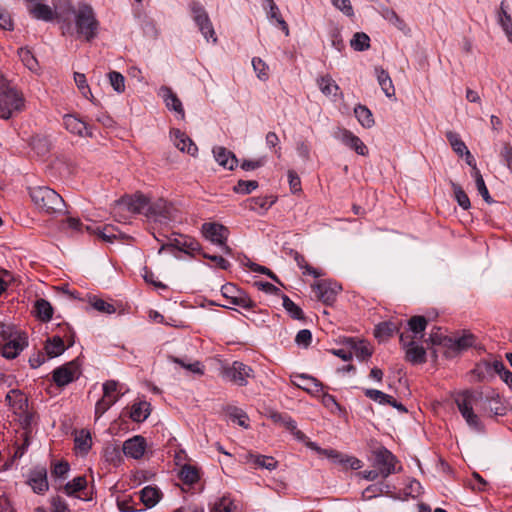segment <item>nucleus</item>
Returning <instances> with one entry per match:
<instances>
[{
    "label": "nucleus",
    "instance_id": "obj_1",
    "mask_svg": "<svg viewBox=\"0 0 512 512\" xmlns=\"http://www.w3.org/2000/svg\"><path fill=\"white\" fill-rule=\"evenodd\" d=\"M57 23L65 37L91 42L101 30V23L93 6L85 1L72 4L70 0H57Z\"/></svg>",
    "mask_w": 512,
    "mask_h": 512
},
{
    "label": "nucleus",
    "instance_id": "obj_2",
    "mask_svg": "<svg viewBox=\"0 0 512 512\" xmlns=\"http://www.w3.org/2000/svg\"><path fill=\"white\" fill-rule=\"evenodd\" d=\"M455 403L469 428L477 433L484 431V425L479 416L474 412V407L479 401L477 393L466 390L456 394Z\"/></svg>",
    "mask_w": 512,
    "mask_h": 512
},
{
    "label": "nucleus",
    "instance_id": "obj_3",
    "mask_svg": "<svg viewBox=\"0 0 512 512\" xmlns=\"http://www.w3.org/2000/svg\"><path fill=\"white\" fill-rule=\"evenodd\" d=\"M29 195L34 205L41 212L53 214L63 210L64 201L62 197L47 186L29 188Z\"/></svg>",
    "mask_w": 512,
    "mask_h": 512
},
{
    "label": "nucleus",
    "instance_id": "obj_4",
    "mask_svg": "<svg viewBox=\"0 0 512 512\" xmlns=\"http://www.w3.org/2000/svg\"><path fill=\"white\" fill-rule=\"evenodd\" d=\"M147 202L148 199L141 193L126 195L115 202L113 207L114 217L120 222H125L128 218L125 213L131 215L143 214L145 216Z\"/></svg>",
    "mask_w": 512,
    "mask_h": 512
},
{
    "label": "nucleus",
    "instance_id": "obj_5",
    "mask_svg": "<svg viewBox=\"0 0 512 512\" xmlns=\"http://www.w3.org/2000/svg\"><path fill=\"white\" fill-rule=\"evenodd\" d=\"M25 108L23 94L14 87H0V118L9 119Z\"/></svg>",
    "mask_w": 512,
    "mask_h": 512
},
{
    "label": "nucleus",
    "instance_id": "obj_6",
    "mask_svg": "<svg viewBox=\"0 0 512 512\" xmlns=\"http://www.w3.org/2000/svg\"><path fill=\"white\" fill-rule=\"evenodd\" d=\"M306 447L317 452L319 455L330 459L333 463L338 464L345 469L350 468L358 470L362 467V462L358 458L342 454L334 449H322L313 441L307 442Z\"/></svg>",
    "mask_w": 512,
    "mask_h": 512
},
{
    "label": "nucleus",
    "instance_id": "obj_7",
    "mask_svg": "<svg viewBox=\"0 0 512 512\" xmlns=\"http://www.w3.org/2000/svg\"><path fill=\"white\" fill-rule=\"evenodd\" d=\"M201 232L206 240L221 247L225 253L230 252V249L226 244L229 230L224 225L216 222H206L202 225Z\"/></svg>",
    "mask_w": 512,
    "mask_h": 512
},
{
    "label": "nucleus",
    "instance_id": "obj_8",
    "mask_svg": "<svg viewBox=\"0 0 512 512\" xmlns=\"http://www.w3.org/2000/svg\"><path fill=\"white\" fill-rule=\"evenodd\" d=\"M190 9L193 15V20L198 26L203 37L207 41L211 40L212 43H217L218 39L215 30L204 7L200 3L193 2Z\"/></svg>",
    "mask_w": 512,
    "mask_h": 512
},
{
    "label": "nucleus",
    "instance_id": "obj_9",
    "mask_svg": "<svg viewBox=\"0 0 512 512\" xmlns=\"http://www.w3.org/2000/svg\"><path fill=\"white\" fill-rule=\"evenodd\" d=\"M173 207L164 199H158L153 203L147 202L145 217L149 221L166 223L173 218Z\"/></svg>",
    "mask_w": 512,
    "mask_h": 512
},
{
    "label": "nucleus",
    "instance_id": "obj_10",
    "mask_svg": "<svg viewBox=\"0 0 512 512\" xmlns=\"http://www.w3.org/2000/svg\"><path fill=\"white\" fill-rule=\"evenodd\" d=\"M29 13L37 20L51 22L57 20L58 4L55 0V9L49 6L45 0H24Z\"/></svg>",
    "mask_w": 512,
    "mask_h": 512
},
{
    "label": "nucleus",
    "instance_id": "obj_11",
    "mask_svg": "<svg viewBox=\"0 0 512 512\" xmlns=\"http://www.w3.org/2000/svg\"><path fill=\"white\" fill-rule=\"evenodd\" d=\"M222 296L227 300V303L222 304L223 307H230V305L239 306L244 309L252 308L253 301L234 284L227 283L221 288Z\"/></svg>",
    "mask_w": 512,
    "mask_h": 512
},
{
    "label": "nucleus",
    "instance_id": "obj_12",
    "mask_svg": "<svg viewBox=\"0 0 512 512\" xmlns=\"http://www.w3.org/2000/svg\"><path fill=\"white\" fill-rule=\"evenodd\" d=\"M224 377L238 386H246L248 379L254 377V371L250 366L235 361L230 367L225 368Z\"/></svg>",
    "mask_w": 512,
    "mask_h": 512
},
{
    "label": "nucleus",
    "instance_id": "obj_13",
    "mask_svg": "<svg viewBox=\"0 0 512 512\" xmlns=\"http://www.w3.org/2000/svg\"><path fill=\"white\" fill-rule=\"evenodd\" d=\"M400 342L405 350L407 361L412 364H421L426 361V351L423 346L419 345L416 340L411 339L410 335L401 333Z\"/></svg>",
    "mask_w": 512,
    "mask_h": 512
},
{
    "label": "nucleus",
    "instance_id": "obj_14",
    "mask_svg": "<svg viewBox=\"0 0 512 512\" xmlns=\"http://www.w3.org/2000/svg\"><path fill=\"white\" fill-rule=\"evenodd\" d=\"M334 138L340 141L343 145L348 147L349 149L355 151L358 155L366 156L368 155V148L364 144V142L353 132L346 128H339L334 133Z\"/></svg>",
    "mask_w": 512,
    "mask_h": 512
},
{
    "label": "nucleus",
    "instance_id": "obj_15",
    "mask_svg": "<svg viewBox=\"0 0 512 512\" xmlns=\"http://www.w3.org/2000/svg\"><path fill=\"white\" fill-rule=\"evenodd\" d=\"M312 289L318 300L325 304H331L335 301L336 296L341 291V286L332 281H319L312 285Z\"/></svg>",
    "mask_w": 512,
    "mask_h": 512
},
{
    "label": "nucleus",
    "instance_id": "obj_16",
    "mask_svg": "<svg viewBox=\"0 0 512 512\" xmlns=\"http://www.w3.org/2000/svg\"><path fill=\"white\" fill-rule=\"evenodd\" d=\"M79 366L76 361L68 362L53 371V381L57 386H65L77 379Z\"/></svg>",
    "mask_w": 512,
    "mask_h": 512
},
{
    "label": "nucleus",
    "instance_id": "obj_17",
    "mask_svg": "<svg viewBox=\"0 0 512 512\" xmlns=\"http://www.w3.org/2000/svg\"><path fill=\"white\" fill-rule=\"evenodd\" d=\"M28 346V337L26 333L18 332L2 346V356L7 359L16 358L25 347Z\"/></svg>",
    "mask_w": 512,
    "mask_h": 512
},
{
    "label": "nucleus",
    "instance_id": "obj_18",
    "mask_svg": "<svg viewBox=\"0 0 512 512\" xmlns=\"http://www.w3.org/2000/svg\"><path fill=\"white\" fill-rule=\"evenodd\" d=\"M147 449L146 439L141 435H135L123 442L122 450L126 457L135 460L141 459Z\"/></svg>",
    "mask_w": 512,
    "mask_h": 512
},
{
    "label": "nucleus",
    "instance_id": "obj_19",
    "mask_svg": "<svg viewBox=\"0 0 512 512\" xmlns=\"http://www.w3.org/2000/svg\"><path fill=\"white\" fill-rule=\"evenodd\" d=\"M240 461L244 464H249L253 468H263L267 470H275L277 468V461L271 456L254 454L251 452L240 455Z\"/></svg>",
    "mask_w": 512,
    "mask_h": 512
},
{
    "label": "nucleus",
    "instance_id": "obj_20",
    "mask_svg": "<svg viewBox=\"0 0 512 512\" xmlns=\"http://www.w3.org/2000/svg\"><path fill=\"white\" fill-rule=\"evenodd\" d=\"M27 483L35 493L44 494L49 488L46 468L38 466L31 470Z\"/></svg>",
    "mask_w": 512,
    "mask_h": 512
},
{
    "label": "nucleus",
    "instance_id": "obj_21",
    "mask_svg": "<svg viewBox=\"0 0 512 512\" xmlns=\"http://www.w3.org/2000/svg\"><path fill=\"white\" fill-rule=\"evenodd\" d=\"M395 463V457L386 449L379 450L375 455V466L383 478L396 471Z\"/></svg>",
    "mask_w": 512,
    "mask_h": 512
},
{
    "label": "nucleus",
    "instance_id": "obj_22",
    "mask_svg": "<svg viewBox=\"0 0 512 512\" xmlns=\"http://www.w3.org/2000/svg\"><path fill=\"white\" fill-rule=\"evenodd\" d=\"M170 138L174 146L181 152H186L191 156L196 155L198 148L185 132L179 129H172L170 131Z\"/></svg>",
    "mask_w": 512,
    "mask_h": 512
},
{
    "label": "nucleus",
    "instance_id": "obj_23",
    "mask_svg": "<svg viewBox=\"0 0 512 512\" xmlns=\"http://www.w3.org/2000/svg\"><path fill=\"white\" fill-rule=\"evenodd\" d=\"M158 95L163 99L165 106L180 115L181 119H184L185 112L182 102L178 96L167 86H162L158 90Z\"/></svg>",
    "mask_w": 512,
    "mask_h": 512
},
{
    "label": "nucleus",
    "instance_id": "obj_24",
    "mask_svg": "<svg viewBox=\"0 0 512 512\" xmlns=\"http://www.w3.org/2000/svg\"><path fill=\"white\" fill-rule=\"evenodd\" d=\"M63 124L65 128L72 134L81 136V137H91L92 132L90 127L87 126V124L82 121L81 119L77 118L75 115L67 114L63 117Z\"/></svg>",
    "mask_w": 512,
    "mask_h": 512
},
{
    "label": "nucleus",
    "instance_id": "obj_25",
    "mask_svg": "<svg viewBox=\"0 0 512 512\" xmlns=\"http://www.w3.org/2000/svg\"><path fill=\"white\" fill-rule=\"evenodd\" d=\"M140 500L143 505L150 509L155 507L163 497L161 490L154 485H147L139 492Z\"/></svg>",
    "mask_w": 512,
    "mask_h": 512
},
{
    "label": "nucleus",
    "instance_id": "obj_26",
    "mask_svg": "<svg viewBox=\"0 0 512 512\" xmlns=\"http://www.w3.org/2000/svg\"><path fill=\"white\" fill-rule=\"evenodd\" d=\"M213 155L216 162L225 169L233 170L237 165V158L233 152L225 147L217 146L213 148Z\"/></svg>",
    "mask_w": 512,
    "mask_h": 512
},
{
    "label": "nucleus",
    "instance_id": "obj_27",
    "mask_svg": "<svg viewBox=\"0 0 512 512\" xmlns=\"http://www.w3.org/2000/svg\"><path fill=\"white\" fill-rule=\"evenodd\" d=\"M66 348L64 340L58 335L47 338L44 345L45 355L49 359L62 355Z\"/></svg>",
    "mask_w": 512,
    "mask_h": 512
},
{
    "label": "nucleus",
    "instance_id": "obj_28",
    "mask_svg": "<svg viewBox=\"0 0 512 512\" xmlns=\"http://www.w3.org/2000/svg\"><path fill=\"white\" fill-rule=\"evenodd\" d=\"M103 398L111 404H115L124 395L121 385L115 380H107L102 385Z\"/></svg>",
    "mask_w": 512,
    "mask_h": 512
},
{
    "label": "nucleus",
    "instance_id": "obj_29",
    "mask_svg": "<svg viewBox=\"0 0 512 512\" xmlns=\"http://www.w3.org/2000/svg\"><path fill=\"white\" fill-rule=\"evenodd\" d=\"M316 83L321 93L327 97H336L340 87L335 80L328 74L319 76Z\"/></svg>",
    "mask_w": 512,
    "mask_h": 512
},
{
    "label": "nucleus",
    "instance_id": "obj_30",
    "mask_svg": "<svg viewBox=\"0 0 512 512\" xmlns=\"http://www.w3.org/2000/svg\"><path fill=\"white\" fill-rule=\"evenodd\" d=\"M400 323L393 321H384L379 323L374 330V335L379 341H386L395 332L399 331Z\"/></svg>",
    "mask_w": 512,
    "mask_h": 512
},
{
    "label": "nucleus",
    "instance_id": "obj_31",
    "mask_svg": "<svg viewBox=\"0 0 512 512\" xmlns=\"http://www.w3.org/2000/svg\"><path fill=\"white\" fill-rule=\"evenodd\" d=\"M211 512H241V507L230 496H222L213 503Z\"/></svg>",
    "mask_w": 512,
    "mask_h": 512
},
{
    "label": "nucleus",
    "instance_id": "obj_32",
    "mask_svg": "<svg viewBox=\"0 0 512 512\" xmlns=\"http://www.w3.org/2000/svg\"><path fill=\"white\" fill-rule=\"evenodd\" d=\"M74 443L76 452L82 455H86L92 446V438L90 432L85 429L76 432Z\"/></svg>",
    "mask_w": 512,
    "mask_h": 512
},
{
    "label": "nucleus",
    "instance_id": "obj_33",
    "mask_svg": "<svg viewBox=\"0 0 512 512\" xmlns=\"http://www.w3.org/2000/svg\"><path fill=\"white\" fill-rule=\"evenodd\" d=\"M427 326V320L423 316H413L408 321L410 340L421 339Z\"/></svg>",
    "mask_w": 512,
    "mask_h": 512
},
{
    "label": "nucleus",
    "instance_id": "obj_34",
    "mask_svg": "<svg viewBox=\"0 0 512 512\" xmlns=\"http://www.w3.org/2000/svg\"><path fill=\"white\" fill-rule=\"evenodd\" d=\"M200 470L196 466L184 464L179 470V478L189 486L196 484L200 480Z\"/></svg>",
    "mask_w": 512,
    "mask_h": 512
},
{
    "label": "nucleus",
    "instance_id": "obj_35",
    "mask_svg": "<svg viewBox=\"0 0 512 512\" xmlns=\"http://www.w3.org/2000/svg\"><path fill=\"white\" fill-rule=\"evenodd\" d=\"M382 17L391 25L396 27L398 30L408 35L410 28L405 21L392 9L385 8L382 10Z\"/></svg>",
    "mask_w": 512,
    "mask_h": 512
},
{
    "label": "nucleus",
    "instance_id": "obj_36",
    "mask_svg": "<svg viewBox=\"0 0 512 512\" xmlns=\"http://www.w3.org/2000/svg\"><path fill=\"white\" fill-rule=\"evenodd\" d=\"M293 384L297 387L309 392V393H318L321 391V385L317 382V380L313 377L306 375L296 376L292 380Z\"/></svg>",
    "mask_w": 512,
    "mask_h": 512
},
{
    "label": "nucleus",
    "instance_id": "obj_37",
    "mask_svg": "<svg viewBox=\"0 0 512 512\" xmlns=\"http://www.w3.org/2000/svg\"><path fill=\"white\" fill-rule=\"evenodd\" d=\"M375 72L382 91L388 98L393 97L395 95V88L388 72L379 67L375 69Z\"/></svg>",
    "mask_w": 512,
    "mask_h": 512
},
{
    "label": "nucleus",
    "instance_id": "obj_38",
    "mask_svg": "<svg viewBox=\"0 0 512 512\" xmlns=\"http://www.w3.org/2000/svg\"><path fill=\"white\" fill-rule=\"evenodd\" d=\"M354 114L362 127L368 129L374 126L373 114L368 107L359 104L354 108Z\"/></svg>",
    "mask_w": 512,
    "mask_h": 512
},
{
    "label": "nucleus",
    "instance_id": "obj_39",
    "mask_svg": "<svg viewBox=\"0 0 512 512\" xmlns=\"http://www.w3.org/2000/svg\"><path fill=\"white\" fill-rule=\"evenodd\" d=\"M36 317L42 322H49L53 316V308L45 299H38L34 304Z\"/></svg>",
    "mask_w": 512,
    "mask_h": 512
},
{
    "label": "nucleus",
    "instance_id": "obj_40",
    "mask_svg": "<svg viewBox=\"0 0 512 512\" xmlns=\"http://www.w3.org/2000/svg\"><path fill=\"white\" fill-rule=\"evenodd\" d=\"M150 415V404L146 401H139L132 405L130 418L134 422H143Z\"/></svg>",
    "mask_w": 512,
    "mask_h": 512
},
{
    "label": "nucleus",
    "instance_id": "obj_41",
    "mask_svg": "<svg viewBox=\"0 0 512 512\" xmlns=\"http://www.w3.org/2000/svg\"><path fill=\"white\" fill-rule=\"evenodd\" d=\"M447 342L449 348H451L455 352H460L473 346L475 340L472 334H464L455 339L448 338Z\"/></svg>",
    "mask_w": 512,
    "mask_h": 512
},
{
    "label": "nucleus",
    "instance_id": "obj_42",
    "mask_svg": "<svg viewBox=\"0 0 512 512\" xmlns=\"http://www.w3.org/2000/svg\"><path fill=\"white\" fill-rule=\"evenodd\" d=\"M265 2H266L265 8L268 9V12H267L268 17L270 19H274L279 24V26L282 29V31L286 35H289L288 25L284 21V19L282 18L281 14H280V11H279V8L275 4V2L273 0H266Z\"/></svg>",
    "mask_w": 512,
    "mask_h": 512
},
{
    "label": "nucleus",
    "instance_id": "obj_43",
    "mask_svg": "<svg viewBox=\"0 0 512 512\" xmlns=\"http://www.w3.org/2000/svg\"><path fill=\"white\" fill-rule=\"evenodd\" d=\"M173 245L178 250L187 254H194L200 251V244L195 239L190 237H180L179 239H175Z\"/></svg>",
    "mask_w": 512,
    "mask_h": 512
},
{
    "label": "nucleus",
    "instance_id": "obj_44",
    "mask_svg": "<svg viewBox=\"0 0 512 512\" xmlns=\"http://www.w3.org/2000/svg\"><path fill=\"white\" fill-rule=\"evenodd\" d=\"M447 139L452 147V149L460 156L465 155L467 158H472L470 151L467 149L465 143L460 139V137L453 132L447 133Z\"/></svg>",
    "mask_w": 512,
    "mask_h": 512
},
{
    "label": "nucleus",
    "instance_id": "obj_45",
    "mask_svg": "<svg viewBox=\"0 0 512 512\" xmlns=\"http://www.w3.org/2000/svg\"><path fill=\"white\" fill-rule=\"evenodd\" d=\"M74 81H75V84H76L77 88L79 89L81 95L84 98L88 99L89 101L94 102V96L91 92V89H90L88 83H87L85 74L75 72L74 73Z\"/></svg>",
    "mask_w": 512,
    "mask_h": 512
},
{
    "label": "nucleus",
    "instance_id": "obj_46",
    "mask_svg": "<svg viewBox=\"0 0 512 512\" xmlns=\"http://www.w3.org/2000/svg\"><path fill=\"white\" fill-rule=\"evenodd\" d=\"M107 78L111 87L117 94H122L125 92V77L120 72L110 71L107 74Z\"/></svg>",
    "mask_w": 512,
    "mask_h": 512
},
{
    "label": "nucleus",
    "instance_id": "obj_47",
    "mask_svg": "<svg viewBox=\"0 0 512 512\" xmlns=\"http://www.w3.org/2000/svg\"><path fill=\"white\" fill-rule=\"evenodd\" d=\"M350 46L355 51H364L370 47V37L364 32H357L350 40Z\"/></svg>",
    "mask_w": 512,
    "mask_h": 512
},
{
    "label": "nucleus",
    "instance_id": "obj_48",
    "mask_svg": "<svg viewBox=\"0 0 512 512\" xmlns=\"http://www.w3.org/2000/svg\"><path fill=\"white\" fill-rule=\"evenodd\" d=\"M472 177L475 180V185L477 188L478 193L482 196V198L487 203H491L492 199L490 197L489 191L486 187V184L484 182V179L480 173V171L477 169V167H474V172H472Z\"/></svg>",
    "mask_w": 512,
    "mask_h": 512
},
{
    "label": "nucleus",
    "instance_id": "obj_49",
    "mask_svg": "<svg viewBox=\"0 0 512 512\" xmlns=\"http://www.w3.org/2000/svg\"><path fill=\"white\" fill-rule=\"evenodd\" d=\"M253 70L260 81H267L269 79V66L260 57L252 58Z\"/></svg>",
    "mask_w": 512,
    "mask_h": 512
},
{
    "label": "nucleus",
    "instance_id": "obj_50",
    "mask_svg": "<svg viewBox=\"0 0 512 512\" xmlns=\"http://www.w3.org/2000/svg\"><path fill=\"white\" fill-rule=\"evenodd\" d=\"M19 58L21 59L22 63L30 70V71H37L38 69V61L35 58V56L32 54V52L27 48H20L18 50Z\"/></svg>",
    "mask_w": 512,
    "mask_h": 512
},
{
    "label": "nucleus",
    "instance_id": "obj_51",
    "mask_svg": "<svg viewBox=\"0 0 512 512\" xmlns=\"http://www.w3.org/2000/svg\"><path fill=\"white\" fill-rule=\"evenodd\" d=\"M89 303L95 310L104 314H113L116 311V308L112 303L101 298L92 297L90 298Z\"/></svg>",
    "mask_w": 512,
    "mask_h": 512
},
{
    "label": "nucleus",
    "instance_id": "obj_52",
    "mask_svg": "<svg viewBox=\"0 0 512 512\" xmlns=\"http://www.w3.org/2000/svg\"><path fill=\"white\" fill-rule=\"evenodd\" d=\"M283 427H285L288 431H290V433L294 436V438L297 441L303 443L305 446H306L307 442H310L308 437L297 428L296 422L291 417H289V419L286 420L285 425H283Z\"/></svg>",
    "mask_w": 512,
    "mask_h": 512
},
{
    "label": "nucleus",
    "instance_id": "obj_53",
    "mask_svg": "<svg viewBox=\"0 0 512 512\" xmlns=\"http://www.w3.org/2000/svg\"><path fill=\"white\" fill-rule=\"evenodd\" d=\"M365 395L379 403V404H382V405H385V404H389L390 401H392V396L380 391V390H376V389H365L364 391Z\"/></svg>",
    "mask_w": 512,
    "mask_h": 512
},
{
    "label": "nucleus",
    "instance_id": "obj_54",
    "mask_svg": "<svg viewBox=\"0 0 512 512\" xmlns=\"http://www.w3.org/2000/svg\"><path fill=\"white\" fill-rule=\"evenodd\" d=\"M258 187V182L255 180H239L234 186V192L238 194H250Z\"/></svg>",
    "mask_w": 512,
    "mask_h": 512
},
{
    "label": "nucleus",
    "instance_id": "obj_55",
    "mask_svg": "<svg viewBox=\"0 0 512 512\" xmlns=\"http://www.w3.org/2000/svg\"><path fill=\"white\" fill-rule=\"evenodd\" d=\"M283 307L294 319H302L303 311L288 296H283Z\"/></svg>",
    "mask_w": 512,
    "mask_h": 512
},
{
    "label": "nucleus",
    "instance_id": "obj_56",
    "mask_svg": "<svg viewBox=\"0 0 512 512\" xmlns=\"http://www.w3.org/2000/svg\"><path fill=\"white\" fill-rule=\"evenodd\" d=\"M86 479L83 476L75 477L72 481L65 485V492L68 495H73L78 491L83 490L86 487Z\"/></svg>",
    "mask_w": 512,
    "mask_h": 512
},
{
    "label": "nucleus",
    "instance_id": "obj_57",
    "mask_svg": "<svg viewBox=\"0 0 512 512\" xmlns=\"http://www.w3.org/2000/svg\"><path fill=\"white\" fill-rule=\"evenodd\" d=\"M498 24L502 30L512 29V17L505 8V3L501 2L500 9L498 12Z\"/></svg>",
    "mask_w": 512,
    "mask_h": 512
},
{
    "label": "nucleus",
    "instance_id": "obj_58",
    "mask_svg": "<svg viewBox=\"0 0 512 512\" xmlns=\"http://www.w3.org/2000/svg\"><path fill=\"white\" fill-rule=\"evenodd\" d=\"M6 401L15 409L23 410L27 406L26 399L16 391L12 390L6 395Z\"/></svg>",
    "mask_w": 512,
    "mask_h": 512
},
{
    "label": "nucleus",
    "instance_id": "obj_59",
    "mask_svg": "<svg viewBox=\"0 0 512 512\" xmlns=\"http://www.w3.org/2000/svg\"><path fill=\"white\" fill-rule=\"evenodd\" d=\"M90 231L98 235V237L101 238L103 241L109 243H112L117 238V235L114 233V228L112 226H105L102 229L97 227L94 230L90 229Z\"/></svg>",
    "mask_w": 512,
    "mask_h": 512
},
{
    "label": "nucleus",
    "instance_id": "obj_60",
    "mask_svg": "<svg viewBox=\"0 0 512 512\" xmlns=\"http://www.w3.org/2000/svg\"><path fill=\"white\" fill-rule=\"evenodd\" d=\"M453 191L455 194V198L460 207L467 210L470 208V200L467 194L462 190V188L456 184H453Z\"/></svg>",
    "mask_w": 512,
    "mask_h": 512
},
{
    "label": "nucleus",
    "instance_id": "obj_61",
    "mask_svg": "<svg viewBox=\"0 0 512 512\" xmlns=\"http://www.w3.org/2000/svg\"><path fill=\"white\" fill-rule=\"evenodd\" d=\"M142 277L146 283L153 285L158 290H166L167 289V286L164 283L156 280L154 273L152 271L148 270L146 267L143 269Z\"/></svg>",
    "mask_w": 512,
    "mask_h": 512
},
{
    "label": "nucleus",
    "instance_id": "obj_62",
    "mask_svg": "<svg viewBox=\"0 0 512 512\" xmlns=\"http://www.w3.org/2000/svg\"><path fill=\"white\" fill-rule=\"evenodd\" d=\"M332 4L346 16H353L354 10L350 0H331Z\"/></svg>",
    "mask_w": 512,
    "mask_h": 512
},
{
    "label": "nucleus",
    "instance_id": "obj_63",
    "mask_svg": "<svg viewBox=\"0 0 512 512\" xmlns=\"http://www.w3.org/2000/svg\"><path fill=\"white\" fill-rule=\"evenodd\" d=\"M354 354L357 358L364 360L372 355V350L364 342H359L354 346Z\"/></svg>",
    "mask_w": 512,
    "mask_h": 512
},
{
    "label": "nucleus",
    "instance_id": "obj_64",
    "mask_svg": "<svg viewBox=\"0 0 512 512\" xmlns=\"http://www.w3.org/2000/svg\"><path fill=\"white\" fill-rule=\"evenodd\" d=\"M288 182L292 193H298L301 191V180L295 171H288Z\"/></svg>",
    "mask_w": 512,
    "mask_h": 512
}]
</instances>
